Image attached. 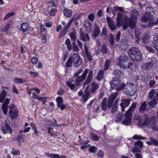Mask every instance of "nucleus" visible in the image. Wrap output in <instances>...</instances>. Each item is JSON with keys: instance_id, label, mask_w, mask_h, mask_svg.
<instances>
[{"instance_id": "obj_1", "label": "nucleus", "mask_w": 158, "mask_h": 158, "mask_svg": "<svg viewBox=\"0 0 158 158\" xmlns=\"http://www.w3.org/2000/svg\"><path fill=\"white\" fill-rule=\"evenodd\" d=\"M131 16L130 18H125V23L123 26L124 30L127 29L128 27H131V29H133L136 27L137 18L139 15V13L135 9L131 10Z\"/></svg>"}, {"instance_id": "obj_2", "label": "nucleus", "mask_w": 158, "mask_h": 158, "mask_svg": "<svg viewBox=\"0 0 158 158\" xmlns=\"http://www.w3.org/2000/svg\"><path fill=\"white\" fill-rule=\"evenodd\" d=\"M117 97V94L114 93L110 96L107 102V99L106 98H104L102 102V110H106L107 108L110 109L112 106V105L118 107V103L119 101V99L118 98L116 99L114 103L113 102L115 99Z\"/></svg>"}, {"instance_id": "obj_3", "label": "nucleus", "mask_w": 158, "mask_h": 158, "mask_svg": "<svg viewBox=\"0 0 158 158\" xmlns=\"http://www.w3.org/2000/svg\"><path fill=\"white\" fill-rule=\"evenodd\" d=\"M136 106V103L134 102L131 107L129 108L124 114L125 119L123 120L122 123L125 125H128L130 124L132 121L133 115L132 114Z\"/></svg>"}, {"instance_id": "obj_4", "label": "nucleus", "mask_w": 158, "mask_h": 158, "mask_svg": "<svg viewBox=\"0 0 158 158\" xmlns=\"http://www.w3.org/2000/svg\"><path fill=\"white\" fill-rule=\"evenodd\" d=\"M116 64L119 65L122 68H127L131 69L132 67V63L128 62V59L127 56L122 55L119 58L116 59Z\"/></svg>"}, {"instance_id": "obj_5", "label": "nucleus", "mask_w": 158, "mask_h": 158, "mask_svg": "<svg viewBox=\"0 0 158 158\" xmlns=\"http://www.w3.org/2000/svg\"><path fill=\"white\" fill-rule=\"evenodd\" d=\"M129 56L133 60L139 61L142 58V56L139 50L137 48L132 47L128 51Z\"/></svg>"}, {"instance_id": "obj_6", "label": "nucleus", "mask_w": 158, "mask_h": 158, "mask_svg": "<svg viewBox=\"0 0 158 158\" xmlns=\"http://www.w3.org/2000/svg\"><path fill=\"white\" fill-rule=\"evenodd\" d=\"M137 88L135 85L133 83L126 84V86L123 89V91L127 95L132 96L136 93Z\"/></svg>"}, {"instance_id": "obj_7", "label": "nucleus", "mask_w": 158, "mask_h": 158, "mask_svg": "<svg viewBox=\"0 0 158 158\" xmlns=\"http://www.w3.org/2000/svg\"><path fill=\"white\" fill-rule=\"evenodd\" d=\"M135 118L138 122L139 125L142 126L146 125L148 123L149 116L146 114H143V116L141 115L136 116Z\"/></svg>"}, {"instance_id": "obj_8", "label": "nucleus", "mask_w": 158, "mask_h": 158, "mask_svg": "<svg viewBox=\"0 0 158 158\" xmlns=\"http://www.w3.org/2000/svg\"><path fill=\"white\" fill-rule=\"evenodd\" d=\"M9 107L10 110L9 113L10 118L12 119L16 118L18 116V113L15 105L11 104L9 106Z\"/></svg>"}, {"instance_id": "obj_9", "label": "nucleus", "mask_w": 158, "mask_h": 158, "mask_svg": "<svg viewBox=\"0 0 158 158\" xmlns=\"http://www.w3.org/2000/svg\"><path fill=\"white\" fill-rule=\"evenodd\" d=\"M148 124L153 130L156 131H158V125L156 123V118L155 117L149 118Z\"/></svg>"}, {"instance_id": "obj_10", "label": "nucleus", "mask_w": 158, "mask_h": 158, "mask_svg": "<svg viewBox=\"0 0 158 158\" xmlns=\"http://www.w3.org/2000/svg\"><path fill=\"white\" fill-rule=\"evenodd\" d=\"M72 60L74 66L78 67L82 63V60L77 53H74L73 55Z\"/></svg>"}, {"instance_id": "obj_11", "label": "nucleus", "mask_w": 158, "mask_h": 158, "mask_svg": "<svg viewBox=\"0 0 158 158\" xmlns=\"http://www.w3.org/2000/svg\"><path fill=\"white\" fill-rule=\"evenodd\" d=\"M88 69H85L81 76L76 77V79L75 80V83L77 86H79L80 83L85 79L88 73Z\"/></svg>"}, {"instance_id": "obj_12", "label": "nucleus", "mask_w": 158, "mask_h": 158, "mask_svg": "<svg viewBox=\"0 0 158 158\" xmlns=\"http://www.w3.org/2000/svg\"><path fill=\"white\" fill-rule=\"evenodd\" d=\"M117 25L119 26V24H121L123 22V26L124 24L125 21V18L127 17L124 16L122 12H118L117 13Z\"/></svg>"}, {"instance_id": "obj_13", "label": "nucleus", "mask_w": 158, "mask_h": 158, "mask_svg": "<svg viewBox=\"0 0 158 158\" xmlns=\"http://www.w3.org/2000/svg\"><path fill=\"white\" fill-rule=\"evenodd\" d=\"M122 83H123L117 77H114L110 82V88L112 89H114L115 87L121 85Z\"/></svg>"}, {"instance_id": "obj_14", "label": "nucleus", "mask_w": 158, "mask_h": 158, "mask_svg": "<svg viewBox=\"0 0 158 158\" xmlns=\"http://www.w3.org/2000/svg\"><path fill=\"white\" fill-rule=\"evenodd\" d=\"M1 129L4 134L7 133L8 132L10 134L12 133V130L10 126V124L6 122H5L4 124L2 125Z\"/></svg>"}, {"instance_id": "obj_15", "label": "nucleus", "mask_w": 158, "mask_h": 158, "mask_svg": "<svg viewBox=\"0 0 158 158\" xmlns=\"http://www.w3.org/2000/svg\"><path fill=\"white\" fill-rule=\"evenodd\" d=\"M156 63V58H152V60L149 62L145 63L142 66V68L144 70H149L152 66L153 64Z\"/></svg>"}, {"instance_id": "obj_16", "label": "nucleus", "mask_w": 158, "mask_h": 158, "mask_svg": "<svg viewBox=\"0 0 158 158\" xmlns=\"http://www.w3.org/2000/svg\"><path fill=\"white\" fill-rule=\"evenodd\" d=\"M106 20L110 29L112 31H115L117 28V26L115 24L114 21L111 18L108 16H106Z\"/></svg>"}, {"instance_id": "obj_17", "label": "nucleus", "mask_w": 158, "mask_h": 158, "mask_svg": "<svg viewBox=\"0 0 158 158\" xmlns=\"http://www.w3.org/2000/svg\"><path fill=\"white\" fill-rule=\"evenodd\" d=\"M152 42V46L158 52V33L155 34L153 36Z\"/></svg>"}, {"instance_id": "obj_18", "label": "nucleus", "mask_w": 158, "mask_h": 158, "mask_svg": "<svg viewBox=\"0 0 158 158\" xmlns=\"http://www.w3.org/2000/svg\"><path fill=\"white\" fill-rule=\"evenodd\" d=\"M122 102L120 105L121 107V111H125V108L127 107L130 104V100L128 99L122 100Z\"/></svg>"}, {"instance_id": "obj_19", "label": "nucleus", "mask_w": 158, "mask_h": 158, "mask_svg": "<svg viewBox=\"0 0 158 158\" xmlns=\"http://www.w3.org/2000/svg\"><path fill=\"white\" fill-rule=\"evenodd\" d=\"M153 20V16L146 13L142 16L141 18V20L142 22L152 21Z\"/></svg>"}, {"instance_id": "obj_20", "label": "nucleus", "mask_w": 158, "mask_h": 158, "mask_svg": "<svg viewBox=\"0 0 158 158\" xmlns=\"http://www.w3.org/2000/svg\"><path fill=\"white\" fill-rule=\"evenodd\" d=\"M93 77V71L92 70H90L88 74L87 79L85 81L83 85H86L89 84L91 81Z\"/></svg>"}, {"instance_id": "obj_21", "label": "nucleus", "mask_w": 158, "mask_h": 158, "mask_svg": "<svg viewBox=\"0 0 158 158\" xmlns=\"http://www.w3.org/2000/svg\"><path fill=\"white\" fill-rule=\"evenodd\" d=\"M99 85L94 81H93L91 83V88L90 89L91 92L93 94L96 93V91L99 88Z\"/></svg>"}, {"instance_id": "obj_22", "label": "nucleus", "mask_w": 158, "mask_h": 158, "mask_svg": "<svg viewBox=\"0 0 158 158\" xmlns=\"http://www.w3.org/2000/svg\"><path fill=\"white\" fill-rule=\"evenodd\" d=\"M100 51L103 54H107L109 52V50L107 48V45L105 43H102Z\"/></svg>"}, {"instance_id": "obj_23", "label": "nucleus", "mask_w": 158, "mask_h": 158, "mask_svg": "<svg viewBox=\"0 0 158 158\" xmlns=\"http://www.w3.org/2000/svg\"><path fill=\"white\" fill-rule=\"evenodd\" d=\"M100 32V30L99 27L97 25H95L92 33L93 36L95 38L98 37L99 35Z\"/></svg>"}, {"instance_id": "obj_24", "label": "nucleus", "mask_w": 158, "mask_h": 158, "mask_svg": "<svg viewBox=\"0 0 158 158\" xmlns=\"http://www.w3.org/2000/svg\"><path fill=\"white\" fill-rule=\"evenodd\" d=\"M150 36L148 33H146L143 35L142 37V42L144 44H147L149 42Z\"/></svg>"}, {"instance_id": "obj_25", "label": "nucleus", "mask_w": 158, "mask_h": 158, "mask_svg": "<svg viewBox=\"0 0 158 158\" xmlns=\"http://www.w3.org/2000/svg\"><path fill=\"white\" fill-rule=\"evenodd\" d=\"M148 102L149 107L151 108H154L157 104L156 97H155L153 99H151L150 101H148Z\"/></svg>"}, {"instance_id": "obj_26", "label": "nucleus", "mask_w": 158, "mask_h": 158, "mask_svg": "<svg viewBox=\"0 0 158 158\" xmlns=\"http://www.w3.org/2000/svg\"><path fill=\"white\" fill-rule=\"evenodd\" d=\"M147 106L148 105L145 102H143L139 108V111L140 113H143L145 111H147L148 110L147 108Z\"/></svg>"}, {"instance_id": "obj_27", "label": "nucleus", "mask_w": 158, "mask_h": 158, "mask_svg": "<svg viewBox=\"0 0 158 158\" xmlns=\"http://www.w3.org/2000/svg\"><path fill=\"white\" fill-rule=\"evenodd\" d=\"M63 12L64 16L67 17H70L72 16V11L71 10L68 8H64L63 10Z\"/></svg>"}, {"instance_id": "obj_28", "label": "nucleus", "mask_w": 158, "mask_h": 158, "mask_svg": "<svg viewBox=\"0 0 158 158\" xmlns=\"http://www.w3.org/2000/svg\"><path fill=\"white\" fill-rule=\"evenodd\" d=\"M66 84L72 90L74 91H76L78 89V87H76V86H77L76 85V84H75V85L72 84L70 81H68L66 82Z\"/></svg>"}, {"instance_id": "obj_29", "label": "nucleus", "mask_w": 158, "mask_h": 158, "mask_svg": "<svg viewBox=\"0 0 158 158\" xmlns=\"http://www.w3.org/2000/svg\"><path fill=\"white\" fill-rule=\"evenodd\" d=\"M123 116V113L118 112L115 117V122H120L122 119Z\"/></svg>"}, {"instance_id": "obj_30", "label": "nucleus", "mask_w": 158, "mask_h": 158, "mask_svg": "<svg viewBox=\"0 0 158 158\" xmlns=\"http://www.w3.org/2000/svg\"><path fill=\"white\" fill-rule=\"evenodd\" d=\"M156 92L154 89H152L148 93V94L147 97H148V101L151 99H153L154 98L156 97L155 96Z\"/></svg>"}, {"instance_id": "obj_31", "label": "nucleus", "mask_w": 158, "mask_h": 158, "mask_svg": "<svg viewBox=\"0 0 158 158\" xmlns=\"http://www.w3.org/2000/svg\"><path fill=\"white\" fill-rule=\"evenodd\" d=\"M6 95V91L4 89H2V92L0 93V102H3Z\"/></svg>"}, {"instance_id": "obj_32", "label": "nucleus", "mask_w": 158, "mask_h": 158, "mask_svg": "<svg viewBox=\"0 0 158 158\" xmlns=\"http://www.w3.org/2000/svg\"><path fill=\"white\" fill-rule=\"evenodd\" d=\"M29 25L27 23H23L22 24L21 28L22 31L25 32L28 29Z\"/></svg>"}, {"instance_id": "obj_33", "label": "nucleus", "mask_w": 158, "mask_h": 158, "mask_svg": "<svg viewBox=\"0 0 158 158\" xmlns=\"http://www.w3.org/2000/svg\"><path fill=\"white\" fill-rule=\"evenodd\" d=\"M104 70H100L98 73L97 77V79L98 80H100L104 77Z\"/></svg>"}, {"instance_id": "obj_34", "label": "nucleus", "mask_w": 158, "mask_h": 158, "mask_svg": "<svg viewBox=\"0 0 158 158\" xmlns=\"http://www.w3.org/2000/svg\"><path fill=\"white\" fill-rule=\"evenodd\" d=\"M123 73L121 70L118 69H115L114 70L112 74L116 76H121L123 74Z\"/></svg>"}, {"instance_id": "obj_35", "label": "nucleus", "mask_w": 158, "mask_h": 158, "mask_svg": "<svg viewBox=\"0 0 158 158\" xmlns=\"http://www.w3.org/2000/svg\"><path fill=\"white\" fill-rule=\"evenodd\" d=\"M134 145L138 148L139 149H142L143 147V143L141 141L138 140L134 143Z\"/></svg>"}, {"instance_id": "obj_36", "label": "nucleus", "mask_w": 158, "mask_h": 158, "mask_svg": "<svg viewBox=\"0 0 158 158\" xmlns=\"http://www.w3.org/2000/svg\"><path fill=\"white\" fill-rule=\"evenodd\" d=\"M110 61L111 60L110 59H107L105 61L104 64V70L106 71L108 69Z\"/></svg>"}, {"instance_id": "obj_37", "label": "nucleus", "mask_w": 158, "mask_h": 158, "mask_svg": "<svg viewBox=\"0 0 158 158\" xmlns=\"http://www.w3.org/2000/svg\"><path fill=\"white\" fill-rule=\"evenodd\" d=\"M125 86H126V84L123 83L121 84V85H119L118 86L115 87L114 89H115L117 91H120L123 89H123Z\"/></svg>"}, {"instance_id": "obj_38", "label": "nucleus", "mask_w": 158, "mask_h": 158, "mask_svg": "<svg viewBox=\"0 0 158 158\" xmlns=\"http://www.w3.org/2000/svg\"><path fill=\"white\" fill-rule=\"evenodd\" d=\"M56 101L57 103V107H60V104H63V100L60 96L56 98Z\"/></svg>"}, {"instance_id": "obj_39", "label": "nucleus", "mask_w": 158, "mask_h": 158, "mask_svg": "<svg viewBox=\"0 0 158 158\" xmlns=\"http://www.w3.org/2000/svg\"><path fill=\"white\" fill-rule=\"evenodd\" d=\"M146 13L153 16L154 13V10L153 8L150 7H148L146 9Z\"/></svg>"}, {"instance_id": "obj_40", "label": "nucleus", "mask_w": 158, "mask_h": 158, "mask_svg": "<svg viewBox=\"0 0 158 158\" xmlns=\"http://www.w3.org/2000/svg\"><path fill=\"white\" fill-rule=\"evenodd\" d=\"M72 57H70L66 63V67L68 68L71 67L72 65Z\"/></svg>"}, {"instance_id": "obj_41", "label": "nucleus", "mask_w": 158, "mask_h": 158, "mask_svg": "<svg viewBox=\"0 0 158 158\" xmlns=\"http://www.w3.org/2000/svg\"><path fill=\"white\" fill-rule=\"evenodd\" d=\"M65 43L66 44L67 47L69 49V50H71L72 49V48L71 42L69 39L68 38L66 40Z\"/></svg>"}, {"instance_id": "obj_42", "label": "nucleus", "mask_w": 158, "mask_h": 158, "mask_svg": "<svg viewBox=\"0 0 158 158\" xmlns=\"http://www.w3.org/2000/svg\"><path fill=\"white\" fill-rule=\"evenodd\" d=\"M109 42L111 46H113L114 44V37L112 33L110 34V38L109 39Z\"/></svg>"}, {"instance_id": "obj_43", "label": "nucleus", "mask_w": 158, "mask_h": 158, "mask_svg": "<svg viewBox=\"0 0 158 158\" xmlns=\"http://www.w3.org/2000/svg\"><path fill=\"white\" fill-rule=\"evenodd\" d=\"M90 138L93 140L97 141L99 140V137L95 134L91 133L90 134Z\"/></svg>"}, {"instance_id": "obj_44", "label": "nucleus", "mask_w": 158, "mask_h": 158, "mask_svg": "<svg viewBox=\"0 0 158 158\" xmlns=\"http://www.w3.org/2000/svg\"><path fill=\"white\" fill-rule=\"evenodd\" d=\"M15 81L17 84H22L26 82V81L25 80H23L20 78H15Z\"/></svg>"}, {"instance_id": "obj_45", "label": "nucleus", "mask_w": 158, "mask_h": 158, "mask_svg": "<svg viewBox=\"0 0 158 158\" xmlns=\"http://www.w3.org/2000/svg\"><path fill=\"white\" fill-rule=\"evenodd\" d=\"M15 13L14 12H11L7 13L3 19V20H5L8 19L10 17L14 15Z\"/></svg>"}, {"instance_id": "obj_46", "label": "nucleus", "mask_w": 158, "mask_h": 158, "mask_svg": "<svg viewBox=\"0 0 158 158\" xmlns=\"http://www.w3.org/2000/svg\"><path fill=\"white\" fill-rule=\"evenodd\" d=\"M123 8V7H120L118 6H115L114 7L113 9L115 11H118L119 10L120 11V12H123L126 13V11L124 10Z\"/></svg>"}, {"instance_id": "obj_47", "label": "nucleus", "mask_w": 158, "mask_h": 158, "mask_svg": "<svg viewBox=\"0 0 158 158\" xmlns=\"http://www.w3.org/2000/svg\"><path fill=\"white\" fill-rule=\"evenodd\" d=\"M67 32L66 30L63 28L60 32V34L59 35V38H60L62 37H64L65 36Z\"/></svg>"}, {"instance_id": "obj_48", "label": "nucleus", "mask_w": 158, "mask_h": 158, "mask_svg": "<svg viewBox=\"0 0 158 158\" xmlns=\"http://www.w3.org/2000/svg\"><path fill=\"white\" fill-rule=\"evenodd\" d=\"M72 48L74 51L78 52L79 50V49L75 42H72Z\"/></svg>"}, {"instance_id": "obj_49", "label": "nucleus", "mask_w": 158, "mask_h": 158, "mask_svg": "<svg viewBox=\"0 0 158 158\" xmlns=\"http://www.w3.org/2000/svg\"><path fill=\"white\" fill-rule=\"evenodd\" d=\"M132 139L135 140L146 139V138L145 137H143V136L141 135H135L133 137Z\"/></svg>"}, {"instance_id": "obj_50", "label": "nucleus", "mask_w": 158, "mask_h": 158, "mask_svg": "<svg viewBox=\"0 0 158 158\" xmlns=\"http://www.w3.org/2000/svg\"><path fill=\"white\" fill-rule=\"evenodd\" d=\"M70 36L73 42H75L76 40V37L75 33L73 32L70 34Z\"/></svg>"}, {"instance_id": "obj_51", "label": "nucleus", "mask_w": 158, "mask_h": 158, "mask_svg": "<svg viewBox=\"0 0 158 158\" xmlns=\"http://www.w3.org/2000/svg\"><path fill=\"white\" fill-rule=\"evenodd\" d=\"M10 27V24L9 23H7L5 26L3 27V28L2 29L1 31H4L5 32H7L9 28Z\"/></svg>"}, {"instance_id": "obj_52", "label": "nucleus", "mask_w": 158, "mask_h": 158, "mask_svg": "<svg viewBox=\"0 0 158 158\" xmlns=\"http://www.w3.org/2000/svg\"><path fill=\"white\" fill-rule=\"evenodd\" d=\"M2 109L4 114L5 115L6 114L8 110V106L2 104Z\"/></svg>"}, {"instance_id": "obj_53", "label": "nucleus", "mask_w": 158, "mask_h": 158, "mask_svg": "<svg viewBox=\"0 0 158 158\" xmlns=\"http://www.w3.org/2000/svg\"><path fill=\"white\" fill-rule=\"evenodd\" d=\"M107 30L106 28V27H103L102 29V31L101 34L102 36H104L105 37L107 36Z\"/></svg>"}, {"instance_id": "obj_54", "label": "nucleus", "mask_w": 158, "mask_h": 158, "mask_svg": "<svg viewBox=\"0 0 158 158\" xmlns=\"http://www.w3.org/2000/svg\"><path fill=\"white\" fill-rule=\"evenodd\" d=\"M111 108V112L113 114H114L118 110V107L113 105Z\"/></svg>"}, {"instance_id": "obj_55", "label": "nucleus", "mask_w": 158, "mask_h": 158, "mask_svg": "<svg viewBox=\"0 0 158 158\" xmlns=\"http://www.w3.org/2000/svg\"><path fill=\"white\" fill-rule=\"evenodd\" d=\"M52 157L53 158H66L65 156H60L58 154L52 153Z\"/></svg>"}, {"instance_id": "obj_56", "label": "nucleus", "mask_w": 158, "mask_h": 158, "mask_svg": "<svg viewBox=\"0 0 158 158\" xmlns=\"http://www.w3.org/2000/svg\"><path fill=\"white\" fill-rule=\"evenodd\" d=\"M89 19L92 22H93L95 18V15L93 13H90L89 14L88 16Z\"/></svg>"}, {"instance_id": "obj_57", "label": "nucleus", "mask_w": 158, "mask_h": 158, "mask_svg": "<svg viewBox=\"0 0 158 158\" xmlns=\"http://www.w3.org/2000/svg\"><path fill=\"white\" fill-rule=\"evenodd\" d=\"M89 96L84 94L82 97V100L85 103L87 101L89 98Z\"/></svg>"}, {"instance_id": "obj_58", "label": "nucleus", "mask_w": 158, "mask_h": 158, "mask_svg": "<svg viewBox=\"0 0 158 158\" xmlns=\"http://www.w3.org/2000/svg\"><path fill=\"white\" fill-rule=\"evenodd\" d=\"M98 148L94 146L90 147L89 148V150L91 153L96 152Z\"/></svg>"}, {"instance_id": "obj_59", "label": "nucleus", "mask_w": 158, "mask_h": 158, "mask_svg": "<svg viewBox=\"0 0 158 158\" xmlns=\"http://www.w3.org/2000/svg\"><path fill=\"white\" fill-rule=\"evenodd\" d=\"M47 4L49 8L52 6L54 7H56V4L54 3V2L52 0H50L49 1Z\"/></svg>"}, {"instance_id": "obj_60", "label": "nucleus", "mask_w": 158, "mask_h": 158, "mask_svg": "<svg viewBox=\"0 0 158 158\" xmlns=\"http://www.w3.org/2000/svg\"><path fill=\"white\" fill-rule=\"evenodd\" d=\"M145 48L149 52L152 53H154L155 51L154 49L148 45H146Z\"/></svg>"}, {"instance_id": "obj_61", "label": "nucleus", "mask_w": 158, "mask_h": 158, "mask_svg": "<svg viewBox=\"0 0 158 158\" xmlns=\"http://www.w3.org/2000/svg\"><path fill=\"white\" fill-rule=\"evenodd\" d=\"M140 149H139V148L136 147V146L134 147L132 149V152L133 153H138L140 152L141 151Z\"/></svg>"}, {"instance_id": "obj_62", "label": "nucleus", "mask_w": 158, "mask_h": 158, "mask_svg": "<svg viewBox=\"0 0 158 158\" xmlns=\"http://www.w3.org/2000/svg\"><path fill=\"white\" fill-rule=\"evenodd\" d=\"M81 39L84 41H89V37L87 34H86L84 36L81 38Z\"/></svg>"}, {"instance_id": "obj_63", "label": "nucleus", "mask_w": 158, "mask_h": 158, "mask_svg": "<svg viewBox=\"0 0 158 158\" xmlns=\"http://www.w3.org/2000/svg\"><path fill=\"white\" fill-rule=\"evenodd\" d=\"M86 57L89 61L91 62L93 60L92 56L91 55V53H88L86 54Z\"/></svg>"}, {"instance_id": "obj_64", "label": "nucleus", "mask_w": 158, "mask_h": 158, "mask_svg": "<svg viewBox=\"0 0 158 158\" xmlns=\"http://www.w3.org/2000/svg\"><path fill=\"white\" fill-rule=\"evenodd\" d=\"M24 135H18L17 136V140L20 141H23V140Z\"/></svg>"}]
</instances>
